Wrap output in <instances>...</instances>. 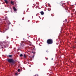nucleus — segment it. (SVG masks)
<instances>
[{"mask_svg":"<svg viewBox=\"0 0 76 76\" xmlns=\"http://www.w3.org/2000/svg\"><path fill=\"white\" fill-rule=\"evenodd\" d=\"M7 61L9 63H11V65L13 66V65H14V64H15L16 63V61H15L12 59H9L7 60Z\"/></svg>","mask_w":76,"mask_h":76,"instance_id":"f257e3e1","label":"nucleus"},{"mask_svg":"<svg viewBox=\"0 0 76 76\" xmlns=\"http://www.w3.org/2000/svg\"><path fill=\"white\" fill-rule=\"evenodd\" d=\"M47 43L48 44L51 45L53 43V40L51 39L47 40Z\"/></svg>","mask_w":76,"mask_h":76,"instance_id":"f03ea898","label":"nucleus"},{"mask_svg":"<svg viewBox=\"0 0 76 76\" xmlns=\"http://www.w3.org/2000/svg\"><path fill=\"white\" fill-rule=\"evenodd\" d=\"M23 40H24L23 41H21V43H20V44L21 45H23V44L22 43L23 42H26V41L25 40V38H23Z\"/></svg>","mask_w":76,"mask_h":76,"instance_id":"7ed1b4c3","label":"nucleus"},{"mask_svg":"<svg viewBox=\"0 0 76 76\" xmlns=\"http://www.w3.org/2000/svg\"><path fill=\"white\" fill-rule=\"evenodd\" d=\"M4 1H5V3L6 4H7L9 2V1L7 0H4Z\"/></svg>","mask_w":76,"mask_h":76,"instance_id":"20e7f679","label":"nucleus"},{"mask_svg":"<svg viewBox=\"0 0 76 76\" xmlns=\"http://www.w3.org/2000/svg\"><path fill=\"white\" fill-rule=\"evenodd\" d=\"M13 9L14 11H16V10H17V9H16V8H15V7H13Z\"/></svg>","mask_w":76,"mask_h":76,"instance_id":"39448f33","label":"nucleus"},{"mask_svg":"<svg viewBox=\"0 0 76 76\" xmlns=\"http://www.w3.org/2000/svg\"><path fill=\"white\" fill-rule=\"evenodd\" d=\"M40 13H41V15H44V12L43 11H41V12H40Z\"/></svg>","mask_w":76,"mask_h":76,"instance_id":"423d86ee","label":"nucleus"},{"mask_svg":"<svg viewBox=\"0 0 76 76\" xmlns=\"http://www.w3.org/2000/svg\"><path fill=\"white\" fill-rule=\"evenodd\" d=\"M65 4H62V6H64V7H65Z\"/></svg>","mask_w":76,"mask_h":76,"instance_id":"0eeeda50","label":"nucleus"},{"mask_svg":"<svg viewBox=\"0 0 76 76\" xmlns=\"http://www.w3.org/2000/svg\"><path fill=\"white\" fill-rule=\"evenodd\" d=\"M11 3L12 4V5H14V2H13L12 1H11Z\"/></svg>","mask_w":76,"mask_h":76,"instance_id":"6e6552de","label":"nucleus"},{"mask_svg":"<svg viewBox=\"0 0 76 76\" xmlns=\"http://www.w3.org/2000/svg\"><path fill=\"white\" fill-rule=\"evenodd\" d=\"M65 10H68V7H65Z\"/></svg>","mask_w":76,"mask_h":76,"instance_id":"1a4fd4ad","label":"nucleus"},{"mask_svg":"<svg viewBox=\"0 0 76 76\" xmlns=\"http://www.w3.org/2000/svg\"><path fill=\"white\" fill-rule=\"evenodd\" d=\"M4 46H2V45H1V48H3V46L4 47Z\"/></svg>","mask_w":76,"mask_h":76,"instance_id":"9d476101","label":"nucleus"},{"mask_svg":"<svg viewBox=\"0 0 76 76\" xmlns=\"http://www.w3.org/2000/svg\"><path fill=\"white\" fill-rule=\"evenodd\" d=\"M9 57H12V55H9Z\"/></svg>","mask_w":76,"mask_h":76,"instance_id":"9b49d317","label":"nucleus"},{"mask_svg":"<svg viewBox=\"0 0 76 76\" xmlns=\"http://www.w3.org/2000/svg\"><path fill=\"white\" fill-rule=\"evenodd\" d=\"M18 72H19L20 71V69H18Z\"/></svg>","mask_w":76,"mask_h":76,"instance_id":"f8f14e48","label":"nucleus"},{"mask_svg":"<svg viewBox=\"0 0 76 76\" xmlns=\"http://www.w3.org/2000/svg\"><path fill=\"white\" fill-rule=\"evenodd\" d=\"M20 57H23V55L22 54H21L20 55Z\"/></svg>","mask_w":76,"mask_h":76,"instance_id":"ddd939ff","label":"nucleus"},{"mask_svg":"<svg viewBox=\"0 0 76 76\" xmlns=\"http://www.w3.org/2000/svg\"><path fill=\"white\" fill-rule=\"evenodd\" d=\"M24 58H26V57L25 54L24 55Z\"/></svg>","mask_w":76,"mask_h":76,"instance_id":"4468645a","label":"nucleus"},{"mask_svg":"<svg viewBox=\"0 0 76 76\" xmlns=\"http://www.w3.org/2000/svg\"><path fill=\"white\" fill-rule=\"evenodd\" d=\"M46 60H48V58H46Z\"/></svg>","mask_w":76,"mask_h":76,"instance_id":"2eb2a0df","label":"nucleus"},{"mask_svg":"<svg viewBox=\"0 0 76 76\" xmlns=\"http://www.w3.org/2000/svg\"><path fill=\"white\" fill-rule=\"evenodd\" d=\"M63 3V1H61V3Z\"/></svg>","mask_w":76,"mask_h":76,"instance_id":"dca6fc26","label":"nucleus"},{"mask_svg":"<svg viewBox=\"0 0 76 76\" xmlns=\"http://www.w3.org/2000/svg\"><path fill=\"white\" fill-rule=\"evenodd\" d=\"M23 19H24V17H23V19L22 18V20H23Z\"/></svg>","mask_w":76,"mask_h":76,"instance_id":"f3484780","label":"nucleus"},{"mask_svg":"<svg viewBox=\"0 0 76 76\" xmlns=\"http://www.w3.org/2000/svg\"><path fill=\"white\" fill-rule=\"evenodd\" d=\"M32 53H34V54H35V52H34H34H32Z\"/></svg>","mask_w":76,"mask_h":76,"instance_id":"a211bd4d","label":"nucleus"},{"mask_svg":"<svg viewBox=\"0 0 76 76\" xmlns=\"http://www.w3.org/2000/svg\"><path fill=\"white\" fill-rule=\"evenodd\" d=\"M73 48H75V46H74Z\"/></svg>","mask_w":76,"mask_h":76,"instance_id":"6ab92c4d","label":"nucleus"},{"mask_svg":"<svg viewBox=\"0 0 76 76\" xmlns=\"http://www.w3.org/2000/svg\"><path fill=\"white\" fill-rule=\"evenodd\" d=\"M33 58H34V56H33Z\"/></svg>","mask_w":76,"mask_h":76,"instance_id":"aec40b11","label":"nucleus"},{"mask_svg":"<svg viewBox=\"0 0 76 76\" xmlns=\"http://www.w3.org/2000/svg\"><path fill=\"white\" fill-rule=\"evenodd\" d=\"M52 60H53V58H52Z\"/></svg>","mask_w":76,"mask_h":76,"instance_id":"412c9836","label":"nucleus"},{"mask_svg":"<svg viewBox=\"0 0 76 76\" xmlns=\"http://www.w3.org/2000/svg\"><path fill=\"white\" fill-rule=\"evenodd\" d=\"M75 43H76V40H75Z\"/></svg>","mask_w":76,"mask_h":76,"instance_id":"4be33fe9","label":"nucleus"},{"mask_svg":"<svg viewBox=\"0 0 76 76\" xmlns=\"http://www.w3.org/2000/svg\"><path fill=\"white\" fill-rule=\"evenodd\" d=\"M16 74H17V73H15V75H16Z\"/></svg>","mask_w":76,"mask_h":76,"instance_id":"5701e85b","label":"nucleus"},{"mask_svg":"<svg viewBox=\"0 0 76 76\" xmlns=\"http://www.w3.org/2000/svg\"><path fill=\"white\" fill-rule=\"evenodd\" d=\"M18 50H19V49H18Z\"/></svg>","mask_w":76,"mask_h":76,"instance_id":"b1692460","label":"nucleus"},{"mask_svg":"<svg viewBox=\"0 0 76 76\" xmlns=\"http://www.w3.org/2000/svg\"><path fill=\"white\" fill-rule=\"evenodd\" d=\"M39 45H40V44H39Z\"/></svg>","mask_w":76,"mask_h":76,"instance_id":"393cba45","label":"nucleus"},{"mask_svg":"<svg viewBox=\"0 0 76 76\" xmlns=\"http://www.w3.org/2000/svg\"><path fill=\"white\" fill-rule=\"evenodd\" d=\"M66 20H67V19H66Z\"/></svg>","mask_w":76,"mask_h":76,"instance_id":"a878e982","label":"nucleus"}]
</instances>
